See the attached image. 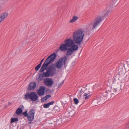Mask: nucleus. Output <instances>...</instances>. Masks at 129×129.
Returning a JSON list of instances; mask_svg holds the SVG:
<instances>
[{
	"label": "nucleus",
	"mask_w": 129,
	"mask_h": 129,
	"mask_svg": "<svg viewBox=\"0 0 129 129\" xmlns=\"http://www.w3.org/2000/svg\"><path fill=\"white\" fill-rule=\"evenodd\" d=\"M31 92L30 93L27 92L24 95L23 99L25 100H28L31 99Z\"/></svg>",
	"instance_id": "f8f14e48"
},
{
	"label": "nucleus",
	"mask_w": 129,
	"mask_h": 129,
	"mask_svg": "<svg viewBox=\"0 0 129 129\" xmlns=\"http://www.w3.org/2000/svg\"><path fill=\"white\" fill-rule=\"evenodd\" d=\"M73 100L74 101V103L75 104H77L78 103L79 101L77 99L75 98Z\"/></svg>",
	"instance_id": "6ab92c4d"
},
{
	"label": "nucleus",
	"mask_w": 129,
	"mask_h": 129,
	"mask_svg": "<svg viewBox=\"0 0 129 129\" xmlns=\"http://www.w3.org/2000/svg\"><path fill=\"white\" fill-rule=\"evenodd\" d=\"M118 86V84H117L115 83H113L111 88H107L104 93L101 94L100 97L98 98V102L103 103L105 101V99L109 100L113 98L119 93L117 90Z\"/></svg>",
	"instance_id": "7ed1b4c3"
},
{
	"label": "nucleus",
	"mask_w": 129,
	"mask_h": 129,
	"mask_svg": "<svg viewBox=\"0 0 129 129\" xmlns=\"http://www.w3.org/2000/svg\"><path fill=\"white\" fill-rule=\"evenodd\" d=\"M78 19V17L74 16H73L72 18L70 20V22L73 23L75 22Z\"/></svg>",
	"instance_id": "ddd939ff"
},
{
	"label": "nucleus",
	"mask_w": 129,
	"mask_h": 129,
	"mask_svg": "<svg viewBox=\"0 0 129 129\" xmlns=\"http://www.w3.org/2000/svg\"><path fill=\"white\" fill-rule=\"evenodd\" d=\"M41 66V65L40 64H39L35 68V69L36 71H37L40 68Z\"/></svg>",
	"instance_id": "a211bd4d"
},
{
	"label": "nucleus",
	"mask_w": 129,
	"mask_h": 129,
	"mask_svg": "<svg viewBox=\"0 0 129 129\" xmlns=\"http://www.w3.org/2000/svg\"><path fill=\"white\" fill-rule=\"evenodd\" d=\"M56 56V53H54L48 57L39 70L40 72H43L46 70L47 71L46 72H43L40 74H38L39 75L37 79L38 81L42 80L44 77H48L53 76L56 73V68L60 69H61L64 65H66L67 59V57L65 56L59 59L55 64H52L48 67L50 64L54 61Z\"/></svg>",
	"instance_id": "f257e3e1"
},
{
	"label": "nucleus",
	"mask_w": 129,
	"mask_h": 129,
	"mask_svg": "<svg viewBox=\"0 0 129 129\" xmlns=\"http://www.w3.org/2000/svg\"><path fill=\"white\" fill-rule=\"evenodd\" d=\"M12 104V103L10 102H9L8 103V105L9 106H10Z\"/></svg>",
	"instance_id": "c756f323"
},
{
	"label": "nucleus",
	"mask_w": 129,
	"mask_h": 129,
	"mask_svg": "<svg viewBox=\"0 0 129 129\" xmlns=\"http://www.w3.org/2000/svg\"><path fill=\"white\" fill-rule=\"evenodd\" d=\"M36 85V84L35 82H31L28 85V88H29V89H34L35 88Z\"/></svg>",
	"instance_id": "9d476101"
},
{
	"label": "nucleus",
	"mask_w": 129,
	"mask_h": 129,
	"mask_svg": "<svg viewBox=\"0 0 129 129\" xmlns=\"http://www.w3.org/2000/svg\"><path fill=\"white\" fill-rule=\"evenodd\" d=\"M91 95L90 94H88L85 93V94H84L83 95V98L85 100H87L89 98V97L91 96Z\"/></svg>",
	"instance_id": "4468645a"
},
{
	"label": "nucleus",
	"mask_w": 129,
	"mask_h": 129,
	"mask_svg": "<svg viewBox=\"0 0 129 129\" xmlns=\"http://www.w3.org/2000/svg\"><path fill=\"white\" fill-rule=\"evenodd\" d=\"M47 100V98H46V97L45 96L43 97L41 99V102H44L45 100Z\"/></svg>",
	"instance_id": "4be33fe9"
},
{
	"label": "nucleus",
	"mask_w": 129,
	"mask_h": 129,
	"mask_svg": "<svg viewBox=\"0 0 129 129\" xmlns=\"http://www.w3.org/2000/svg\"><path fill=\"white\" fill-rule=\"evenodd\" d=\"M63 82H62L58 86V88H59L60 87H61V86L63 84Z\"/></svg>",
	"instance_id": "bb28decb"
},
{
	"label": "nucleus",
	"mask_w": 129,
	"mask_h": 129,
	"mask_svg": "<svg viewBox=\"0 0 129 129\" xmlns=\"http://www.w3.org/2000/svg\"><path fill=\"white\" fill-rule=\"evenodd\" d=\"M44 60V58H43L42 59L40 63H39V64H40L41 65L42 64V63L43 61V60Z\"/></svg>",
	"instance_id": "c85d7f7f"
},
{
	"label": "nucleus",
	"mask_w": 129,
	"mask_h": 129,
	"mask_svg": "<svg viewBox=\"0 0 129 129\" xmlns=\"http://www.w3.org/2000/svg\"><path fill=\"white\" fill-rule=\"evenodd\" d=\"M74 113L73 110L71 111L69 113V116L70 117L72 116L74 114Z\"/></svg>",
	"instance_id": "f3484780"
},
{
	"label": "nucleus",
	"mask_w": 129,
	"mask_h": 129,
	"mask_svg": "<svg viewBox=\"0 0 129 129\" xmlns=\"http://www.w3.org/2000/svg\"><path fill=\"white\" fill-rule=\"evenodd\" d=\"M86 89V88L83 87L82 88L79 93V94H80V95H81L83 93H85V90Z\"/></svg>",
	"instance_id": "dca6fc26"
},
{
	"label": "nucleus",
	"mask_w": 129,
	"mask_h": 129,
	"mask_svg": "<svg viewBox=\"0 0 129 129\" xmlns=\"http://www.w3.org/2000/svg\"><path fill=\"white\" fill-rule=\"evenodd\" d=\"M20 107H21V108H19L16 110L15 113L18 115H19L21 114L22 112V108L23 109L24 108V107L23 105H20Z\"/></svg>",
	"instance_id": "9b49d317"
},
{
	"label": "nucleus",
	"mask_w": 129,
	"mask_h": 129,
	"mask_svg": "<svg viewBox=\"0 0 129 129\" xmlns=\"http://www.w3.org/2000/svg\"><path fill=\"white\" fill-rule=\"evenodd\" d=\"M8 14L7 12H5L1 14L0 15V23L4 21L8 16Z\"/></svg>",
	"instance_id": "1a4fd4ad"
},
{
	"label": "nucleus",
	"mask_w": 129,
	"mask_h": 129,
	"mask_svg": "<svg viewBox=\"0 0 129 129\" xmlns=\"http://www.w3.org/2000/svg\"><path fill=\"white\" fill-rule=\"evenodd\" d=\"M128 123H129V122Z\"/></svg>",
	"instance_id": "473e14b6"
},
{
	"label": "nucleus",
	"mask_w": 129,
	"mask_h": 129,
	"mask_svg": "<svg viewBox=\"0 0 129 129\" xmlns=\"http://www.w3.org/2000/svg\"><path fill=\"white\" fill-rule=\"evenodd\" d=\"M111 12V11H108L105 13L102 12L103 15L102 16H97L93 21H91L87 25V29L91 30L96 29L102 21L103 18L108 16L110 14Z\"/></svg>",
	"instance_id": "20e7f679"
},
{
	"label": "nucleus",
	"mask_w": 129,
	"mask_h": 129,
	"mask_svg": "<svg viewBox=\"0 0 129 129\" xmlns=\"http://www.w3.org/2000/svg\"><path fill=\"white\" fill-rule=\"evenodd\" d=\"M38 98V96L37 94L35 92H31V96L30 100L32 102L37 101Z\"/></svg>",
	"instance_id": "0eeeda50"
},
{
	"label": "nucleus",
	"mask_w": 129,
	"mask_h": 129,
	"mask_svg": "<svg viewBox=\"0 0 129 129\" xmlns=\"http://www.w3.org/2000/svg\"><path fill=\"white\" fill-rule=\"evenodd\" d=\"M3 101H4V100H3Z\"/></svg>",
	"instance_id": "2f4dec72"
},
{
	"label": "nucleus",
	"mask_w": 129,
	"mask_h": 129,
	"mask_svg": "<svg viewBox=\"0 0 129 129\" xmlns=\"http://www.w3.org/2000/svg\"><path fill=\"white\" fill-rule=\"evenodd\" d=\"M50 106L48 103L44 104L43 105V107L44 108H48Z\"/></svg>",
	"instance_id": "aec40b11"
},
{
	"label": "nucleus",
	"mask_w": 129,
	"mask_h": 129,
	"mask_svg": "<svg viewBox=\"0 0 129 129\" xmlns=\"http://www.w3.org/2000/svg\"><path fill=\"white\" fill-rule=\"evenodd\" d=\"M7 105H5V106H4V108H7Z\"/></svg>",
	"instance_id": "7c9ffc66"
},
{
	"label": "nucleus",
	"mask_w": 129,
	"mask_h": 129,
	"mask_svg": "<svg viewBox=\"0 0 129 129\" xmlns=\"http://www.w3.org/2000/svg\"><path fill=\"white\" fill-rule=\"evenodd\" d=\"M49 126L51 128H53L54 127V125L52 123L49 124Z\"/></svg>",
	"instance_id": "5701e85b"
},
{
	"label": "nucleus",
	"mask_w": 129,
	"mask_h": 129,
	"mask_svg": "<svg viewBox=\"0 0 129 129\" xmlns=\"http://www.w3.org/2000/svg\"><path fill=\"white\" fill-rule=\"evenodd\" d=\"M90 92L88 91L86 88V90H85V92L84 94H85V93H86L87 94H90Z\"/></svg>",
	"instance_id": "393cba45"
},
{
	"label": "nucleus",
	"mask_w": 129,
	"mask_h": 129,
	"mask_svg": "<svg viewBox=\"0 0 129 129\" xmlns=\"http://www.w3.org/2000/svg\"><path fill=\"white\" fill-rule=\"evenodd\" d=\"M103 84L102 83H100L98 84V86L99 88H101Z\"/></svg>",
	"instance_id": "b1692460"
},
{
	"label": "nucleus",
	"mask_w": 129,
	"mask_h": 129,
	"mask_svg": "<svg viewBox=\"0 0 129 129\" xmlns=\"http://www.w3.org/2000/svg\"><path fill=\"white\" fill-rule=\"evenodd\" d=\"M54 103V101H52L48 103L50 106L51 105H53Z\"/></svg>",
	"instance_id": "a878e982"
},
{
	"label": "nucleus",
	"mask_w": 129,
	"mask_h": 129,
	"mask_svg": "<svg viewBox=\"0 0 129 129\" xmlns=\"http://www.w3.org/2000/svg\"><path fill=\"white\" fill-rule=\"evenodd\" d=\"M27 111L26 110L22 113L24 117H27L28 120L31 123L33 120L35 113V111L33 109H31L28 112V114L27 113Z\"/></svg>",
	"instance_id": "39448f33"
},
{
	"label": "nucleus",
	"mask_w": 129,
	"mask_h": 129,
	"mask_svg": "<svg viewBox=\"0 0 129 129\" xmlns=\"http://www.w3.org/2000/svg\"><path fill=\"white\" fill-rule=\"evenodd\" d=\"M44 83L46 86L50 87L53 85L54 81L51 78H47L44 79Z\"/></svg>",
	"instance_id": "423d86ee"
},
{
	"label": "nucleus",
	"mask_w": 129,
	"mask_h": 129,
	"mask_svg": "<svg viewBox=\"0 0 129 129\" xmlns=\"http://www.w3.org/2000/svg\"><path fill=\"white\" fill-rule=\"evenodd\" d=\"M46 98H47V99L49 98H50L51 97V95H48L45 96Z\"/></svg>",
	"instance_id": "cd10ccee"
},
{
	"label": "nucleus",
	"mask_w": 129,
	"mask_h": 129,
	"mask_svg": "<svg viewBox=\"0 0 129 129\" xmlns=\"http://www.w3.org/2000/svg\"><path fill=\"white\" fill-rule=\"evenodd\" d=\"M45 87L44 86H41L39 88L37 93L40 96L44 95L45 94Z\"/></svg>",
	"instance_id": "6e6552de"
},
{
	"label": "nucleus",
	"mask_w": 129,
	"mask_h": 129,
	"mask_svg": "<svg viewBox=\"0 0 129 129\" xmlns=\"http://www.w3.org/2000/svg\"><path fill=\"white\" fill-rule=\"evenodd\" d=\"M18 118H12L11 119V121L10 122L11 123H13L16 121H18Z\"/></svg>",
	"instance_id": "2eb2a0df"
},
{
	"label": "nucleus",
	"mask_w": 129,
	"mask_h": 129,
	"mask_svg": "<svg viewBox=\"0 0 129 129\" xmlns=\"http://www.w3.org/2000/svg\"><path fill=\"white\" fill-rule=\"evenodd\" d=\"M56 122L57 124L58 125L60 124L61 123V120L60 119L57 120Z\"/></svg>",
	"instance_id": "412c9836"
},
{
	"label": "nucleus",
	"mask_w": 129,
	"mask_h": 129,
	"mask_svg": "<svg viewBox=\"0 0 129 129\" xmlns=\"http://www.w3.org/2000/svg\"><path fill=\"white\" fill-rule=\"evenodd\" d=\"M84 32L82 29H80L74 32L72 34L73 40L70 39L65 40L64 41L65 44H61L57 51H58L59 50L62 52L67 51L66 56H66L67 57V56H69L72 55L78 49V45H78L81 44L84 37Z\"/></svg>",
	"instance_id": "f03ea898"
}]
</instances>
